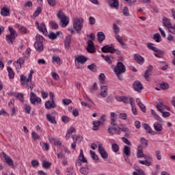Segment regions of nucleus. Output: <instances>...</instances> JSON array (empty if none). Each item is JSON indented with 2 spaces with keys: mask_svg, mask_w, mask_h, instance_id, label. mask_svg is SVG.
Instances as JSON below:
<instances>
[{
  "mask_svg": "<svg viewBox=\"0 0 175 175\" xmlns=\"http://www.w3.org/2000/svg\"><path fill=\"white\" fill-rule=\"evenodd\" d=\"M7 70L8 72L9 78L14 79V71H13V69L11 67H8Z\"/></svg>",
  "mask_w": 175,
  "mask_h": 175,
  "instance_id": "obj_42",
  "label": "nucleus"
},
{
  "mask_svg": "<svg viewBox=\"0 0 175 175\" xmlns=\"http://www.w3.org/2000/svg\"><path fill=\"white\" fill-rule=\"evenodd\" d=\"M62 103L63 105H64V106H68V105H70V103H72V100L69 98L63 99Z\"/></svg>",
  "mask_w": 175,
  "mask_h": 175,
  "instance_id": "obj_60",
  "label": "nucleus"
},
{
  "mask_svg": "<svg viewBox=\"0 0 175 175\" xmlns=\"http://www.w3.org/2000/svg\"><path fill=\"white\" fill-rule=\"evenodd\" d=\"M98 83H94L93 85L90 89V92H95L96 91H98Z\"/></svg>",
  "mask_w": 175,
  "mask_h": 175,
  "instance_id": "obj_61",
  "label": "nucleus"
},
{
  "mask_svg": "<svg viewBox=\"0 0 175 175\" xmlns=\"http://www.w3.org/2000/svg\"><path fill=\"white\" fill-rule=\"evenodd\" d=\"M153 40H155V42H157V43H159V42H161L162 39L161 38V34L159 33L154 34Z\"/></svg>",
  "mask_w": 175,
  "mask_h": 175,
  "instance_id": "obj_44",
  "label": "nucleus"
},
{
  "mask_svg": "<svg viewBox=\"0 0 175 175\" xmlns=\"http://www.w3.org/2000/svg\"><path fill=\"white\" fill-rule=\"evenodd\" d=\"M24 62H25V60L23 57H20L18 59L16 62H14L15 64H17L16 69H21V65H24Z\"/></svg>",
  "mask_w": 175,
  "mask_h": 175,
  "instance_id": "obj_36",
  "label": "nucleus"
},
{
  "mask_svg": "<svg viewBox=\"0 0 175 175\" xmlns=\"http://www.w3.org/2000/svg\"><path fill=\"white\" fill-rule=\"evenodd\" d=\"M1 16H3V17H6L8 16H10V10L9 8L3 7L1 10Z\"/></svg>",
  "mask_w": 175,
  "mask_h": 175,
  "instance_id": "obj_26",
  "label": "nucleus"
},
{
  "mask_svg": "<svg viewBox=\"0 0 175 175\" xmlns=\"http://www.w3.org/2000/svg\"><path fill=\"white\" fill-rule=\"evenodd\" d=\"M115 38L116 40H118V42H120V44H121L123 49H128V44L124 42V40H122V37H121V36L116 34L115 35Z\"/></svg>",
  "mask_w": 175,
  "mask_h": 175,
  "instance_id": "obj_20",
  "label": "nucleus"
},
{
  "mask_svg": "<svg viewBox=\"0 0 175 175\" xmlns=\"http://www.w3.org/2000/svg\"><path fill=\"white\" fill-rule=\"evenodd\" d=\"M88 69H90L92 72H95L96 70V65L95 64H92L88 66Z\"/></svg>",
  "mask_w": 175,
  "mask_h": 175,
  "instance_id": "obj_59",
  "label": "nucleus"
},
{
  "mask_svg": "<svg viewBox=\"0 0 175 175\" xmlns=\"http://www.w3.org/2000/svg\"><path fill=\"white\" fill-rule=\"evenodd\" d=\"M111 116V125L109 126H114L116 128V126H117V114H116V113L114 112H111L110 113Z\"/></svg>",
  "mask_w": 175,
  "mask_h": 175,
  "instance_id": "obj_18",
  "label": "nucleus"
},
{
  "mask_svg": "<svg viewBox=\"0 0 175 175\" xmlns=\"http://www.w3.org/2000/svg\"><path fill=\"white\" fill-rule=\"evenodd\" d=\"M119 118L120 120H126V118H128V116L126 115V113H120L119 114Z\"/></svg>",
  "mask_w": 175,
  "mask_h": 175,
  "instance_id": "obj_64",
  "label": "nucleus"
},
{
  "mask_svg": "<svg viewBox=\"0 0 175 175\" xmlns=\"http://www.w3.org/2000/svg\"><path fill=\"white\" fill-rule=\"evenodd\" d=\"M42 166L43 169H50V167L51 166V163H50L46 160H43Z\"/></svg>",
  "mask_w": 175,
  "mask_h": 175,
  "instance_id": "obj_40",
  "label": "nucleus"
},
{
  "mask_svg": "<svg viewBox=\"0 0 175 175\" xmlns=\"http://www.w3.org/2000/svg\"><path fill=\"white\" fill-rule=\"evenodd\" d=\"M34 47L37 51H43V42H35Z\"/></svg>",
  "mask_w": 175,
  "mask_h": 175,
  "instance_id": "obj_30",
  "label": "nucleus"
},
{
  "mask_svg": "<svg viewBox=\"0 0 175 175\" xmlns=\"http://www.w3.org/2000/svg\"><path fill=\"white\" fill-rule=\"evenodd\" d=\"M151 114L153 116V117L157 120V121H161V117H159L157 114L155 110L151 109Z\"/></svg>",
  "mask_w": 175,
  "mask_h": 175,
  "instance_id": "obj_53",
  "label": "nucleus"
},
{
  "mask_svg": "<svg viewBox=\"0 0 175 175\" xmlns=\"http://www.w3.org/2000/svg\"><path fill=\"white\" fill-rule=\"evenodd\" d=\"M133 175H146V174L144 173V171H143V170L139 168L136 170V172H134L133 173Z\"/></svg>",
  "mask_w": 175,
  "mask_h": 175,
  "instance_id": "obj_51",
  "label": "nucleus"
},
{
  "mask_svg": "<svg viewBox=\"0 0 175 175\" xmlns=\"http://www.w3.org/2000/svg\"><path fill=\"white\" fill-rule=\"evenodd\" d=\"M88 47H87V51L88 53H96V48H95V44H94V42L92 40H89L87 42Z\"/></svg>",
  "mask_w": 175,
  "mask_h": 175,
  "instance_id": "obj_10",
  "label": "nucleus"
},
{
  "mask_svg": "<svg viewBox=\"0 0 175 175\" xmlns=\"http://www.w3.org/2000/svg\"><path fill=\"white\" fill-rule=\"evenodd\" d=\"M57 17L60 20V23H62L63 28H65V27L69 24V18L64 14V12L61 10L57 12Z\"/></svg>",
  "mask_w": 175,
  "mask_h": 175,
  "instance_id": "obj_4",
  "label": "nucleus"
},
{
  "mask_svg": "<svg viewBox=\"0 0 175 175\" xmlns=\"http://www.w3.org/2000/svg\"><path fill=\"white\" fill-rule=\"evenodd\" d=\"M31 137L33 140H39L40 139V137L35 131H32Z\"/></svg>",
  "mask_w": 175,
  "mask_h": 175,
  "instance_id": "obj_57",
  "label": "nucleus"
},
{
  "mask_svg": "<svg viewBox=\"0 0 175 175\" xmlns=\"http://www.w3.org/2000/svg\"><path fill=\"white\" fill-rule=\"evenodd\" d=\"M20 80H21V85L25 86V83L32 81V75L29 74L27 79V77L24 76L23 75H21Z\"/></svg>",
  "mask_w": 175,
  "mask_h": 175,
  "instance_id": "obj_13",
  "label": "nucleus"
},
{
  "mask_svg": "<svg viewBox=\"0 0 175 175\" xmlns=\"http://www.w3.org/2000/svg\"><path fill=\"white\" fill-rule=\"evenodd\" d=\"M25 111L26 114H30L31 113V105L28 104H25Z\"/></svg>",
  "mask_w": 175,
  "mask_h": 175,
  "instance_id": "obj_56",
  "label": "nucleus"
},
{
  "mask_svg": "<svg viewBox=\"0 0 175 175\" xmlns=\"http://www.w3.org/2000/svg\"><path fill=\"white\" fill-rule=\"evenodd\" d=\"M133 87L134 90L138 92H140L141 90H143V85L139 81H135L134 82Z\"/></svg>",
  "mask_w": 175,
  "mask_h": 175,
  "instance_id": "obj_23",
  "label": "nucleus"
},
{
  "mask_svg": "<svg viewBox=\"0 0 175 175\" xmlns=\"http://www.w3.org/2000/svg\"><path fill=\"white\" fill-rule=\"evenodd\" d=\"M156 108L157 109L158 111L160 113H163L165 110H170L169 107L165 105L163 103H159L156 105Z\"/></svg>",
  "mask_w": 175,
  "mask_h": 175,
  "instance_id": "obj_14",
  "label": "nucleus"
},
{
  "mask_svg": "<svg viewBox=\"0 0 175 175\" xmlns=\"http://www.w3.org/2000/svg\"><path fill=\"white\" fill-rule=\"evenodd\" d=\"M98 148L101 158H103V159H107V158H109V154L105 150L103 145L102 144H99L98 146Z\"/></svg>",
  "mask_w": 175,
  "mask_h": 175,
  "instance_id": "obj_9",
  "label": "nucleus"
},
{
  "mask_svg": "<svg viewBox=\"0 0 175 175\" xmlns=\"http://www.w3.org/2000/svg\"><path fill=\"white\" fill-rule=\"evenodd\" d=\"M78 161H81V162H83V163H87L88 161L87 159L84 157V154H83V149L80 150V153L78 157Z\"/></svg>",
  "mask_w": 175,
  "mask_h": 175,
  "instance_id": "obj_32",
  "label": "nucleus"
},
{
  "mask_svg": "<svg viewBox=\"0 0 175 175\" xmlns=\"http://www.w3.org/2000/svg\"><path fill=\"white\" fill-rule=\"evenodd\" d=\"M154 129L157 132V133H159V135H162V129H163V127L162 126V124L155 122L153 124Z\"/></svg>",
  "mask_w": 175,
  "mask_h": 175,
  "instance_id": "obj_24",
  "label": "nucleus"
},
{
  "mask_svg": "<svg viewBox=\"0 0 175 175\" xmlns=\"http://www.w3.org/2000/svg\"><path fill=\"white\" fill-rule=\"evenodd\" d=\"M113 31L114 33H120V27L116 23L113 24Z\"/></svg>",
  "mask_w": 175,
  "mask_h": 175,
  "instance_id": "obj_63",
  "label": "nucleus"
},
{
  "mask_svg": "<svg viewBox=\"0 0 175 175\" xmlns=\"http://www.w3.org/2000/svg\"><path fill=\"white\" fill-rule=\"evenodd\" d=\"M29 96V100L31 105H35L36 103H42V98L38 97L33 92H30Z\"/></svg>",
  "mask_w": 175,
  "mask_h": 175,
  "instance_id": "obj_8",
  "label": "nucleus"
},
{
  "mask_svg": "<svg viewBox=\"0 0 175 175\" xmlns=\"http://www.w3.org/2000/svg\"><path fill=\"white\" fill-rule=\"evenodd\" d=\"M108 3L111 8H114V9H118L120 8L118 0H108Z\"/></svg>",
  "mask_w": 175,
  "mask_h": 175,
  "instance_id": "obj_22",
  "label": "nucleus"
},
{
  "mask_svg": "<svg viewBox=\"0 0 175 175\" xmlns=\"http://www.w3.org/2000/svg\"><path fill=\"white\" fill-rule=\"evenodd\" d=\"M123 154L126 155L127 158L131 157V147L128 146H124L123 149Z\"/></svg>",
  "mask_w": 175,
  "mask_h": 175,
  "instance_id": "obj_35",
  "label": "nucleus"
},
{
  "mask_svg": "<svg viewBox=\"0 0 175 175\" xmlns=\"http://www.w3.org/2000/svg\"><path fill=\"white\" fill-rule=\"evenodd\" d=\"M61 59L59 58V56H54L52 57V62H56L57 65L61 64Z\"/></svg>",
  "mask_w": 175,
  "mask_h": 175,
  "instance_id": "obj_54",
  "label": "nucleus"
},
{
  "mask_svg": "<svg viewBox=\"0 0 175 175\" xmlns=\"http://www.w3.org/2000/svg\"><path fill=\"white\" fill-rule=\"evenodd\" d=\"M111 148L113 152H118L120 151V146L117 144H112Z\"/></svg>",
  "mask_w": 175,
  "mask_h": 175,
  "instance_id": "obj_47",
  "label": "nucleus"
},
{
  "mask_svg": "<svg viewBox=\"0 0 175 175\" xmlns=\"http://www.w3.org/2000/svg\"><path fill=\"white\" fill-rule=\"evenodd\" d=\"M159 87L161 90H169V84L166 82H162L159 84Z\"/></svg>",
  "mask_w": 175,
  "mask_h": 175,
  "instance_id": "obj_43",
  "label": "nucleus"
},
{
  "mask_svg": "<svg viewBox=\"0 0 175 175\" xmlns=\"http://www.w3.org/2000/svg\"><path fill=\"white\" fill-rule=\"evenodd\" d=\"M1 155H2L3 158H4L5 163H7V165H8V166H13L14 161H13V159H12V158H10V157L8 156L6 154V153H5V152H2Z\"/></svg>",
  "mask_w": 175,
  "mask_h": 175,
  "instance_id": "obj_15",
  "label": "nucleus"
},
{
  "mask_svg": "<svg viewBox=\"0 0 175 175\" xmlns=\"http://www.w3.org/2000/svg\"><path fill=\"white\" fill-rule=\"evenodd\" d=\"M36 24L40 32H42L44 35L47 33V29L46 28V25H44V23H40V25H39V22H36Z\"/></svg>",
  "mask_w": 175,
  "mask_h": 175,
  "instance_id": "obj_16",
  "label": "nucleus"
},
{
  "mask_svg": "<svg viewBox=\"0 0 175 175\" xmlns=\"http://www.w3.org/2000/svg\"><path fill=\"white\" fill-rule=\"evenodd\" d=\"M99 81L100 84H103L105 83V80H106V76L103 73H100L98 76Z\"/></svg>",
  "mask_w": 175,
  "mask_h": 175,
  "instance_id": "obj_50",
  "label": "nucleus"
},
{
  "mask_svg": "<svg viewBox=\"0 0 175 175\" xmlns=\"http://www.w3.org/2000/svg\"><path fill=\"white\" fill-rule=\"evenodd\" d=\"M163 23L164 24L165 27H166V28H169V27H172V23L170 22V19L164 17L163 18Z\"/></svg>",
  "mask_w": 175,
  "mask_h": 175,
  "instance_id": "obj_38",
  "label": "nucleus"
},
{
  "mask_svg": "<svg viewBox=\"0 0 175 175\" xmlns=\"http://www.w3.org/2000/svg\"><path fill=\"white\" fill-rule=\"evenodd\" d=\"M42 13V8L38 7L34 13L33 14V17H38Z\"/></svg>",
  "mask_w": 175,
  "mask_h": 175,
  "instance_id": "obj_49",
  "label": "nucleus"
},
{
  "mask_svg": "<svg viewBox=\"0 0 175 175\" xmlns=\"http://www.w3.org/2000/svg\"><path fill=\"white\" fill-rule=\"evenodd\" d=\"M108 88L107 85L100 87V95L102 98H106L109 94L107 93Z\"/></svg>",
  "mask_w": 175,
  "mask_h": 175,
  "instance_id": "obj_21",
  "label": "nucleus"
},
{
  "mask_svg": "<svg viewBox=\"0 0 175 175\" xmlns=\"http://www.w3.org/2000/svg\"><path fill=\"white\" fill-rule=\"evenodd\" d=\"M57 104L54 100H49L45 103V109L47 110H51V109H55Z\"/></svg>",
  "mask_w": 175,
  "mask_h": 175,
  "instance_id": "obj_12",
  "label": "nucleus"
},
{
  "mask_svg": "<svg viewBox=\"0 0 175 175\" xmlns=\"http://www.w3.org/2000/svg\"><path fill=\"white\" fill-rule=\"evenodd\" d=\"M115 73H118V75H121L122 73H125L126 72V68L124 63L119 62L117 63V65L114 68Z\"/></svg>",
  "mask_w": 175,
  "mask_h": 175,
  "instance_id": "obj_7",
  "label": "nucleus"
},
{
  "mask_svg": "<svg viewBox=\"0 0 175 175\" xmlns=\"http://www.w3.org/2000/svg\"><path fill=\"white\" fill-rule=\"evenodd\" d=\"M83 23H84V19L82 18H76L73 21V28L77 31V33H80L81 28H83Z\"/></svg>",
  "mask_w": 175,
  "mask_h": 175,
  "instance_id": "obj_6",
  "label": "nucleus"
},
{
  "mask_svg": "<svg viewBox=\"0 0 175 175\" xmlns=\"http://www.w3.org/2000/svg\"><path fill=\"white\" fill-rule=\"evenodd\" d=\"M154 44L148 42L147 44V47L150 50H152V51L154 52V55L157 57V58H163V55H165V51L159 50L158 48L152 46Z\"/></svg>",
  "mask_w": 175,
  "mask_h": 175,
  "instance_id": "obj_3",
  "label": "nucleus"
},
{
  "mask_svg": "<svg viewBox=\"0 0 175 175\" xmlns=\"http://www.w3.org/2000/svg\"><path fill=\"white\" fill-rule=\"evenodd\" d=\"M46 117L47 121L51 122V124H57V121L55 120V116H53L50 113H47L46 115Z\"/></svg>",
  "mask_w": 175,
  "mask_h": 175,
  "instance_id": "obj_31",
  "label": "nucleus"
},
{
  "mask_svg": "<svg viewBox=\"0 0 175 175\" xmlns=\"http://www.w3.org/2000/svg\"><path fill=\"white\" fill-rule=\"evenodd\" d=\"M14 96H15V98H16V99L20 100V102L23 103V102H24V94H23V93H15Z\"/></svg>",
  "mask_w": 175,
  "mask_h": 175,
  "instance_id": "obj_37",
  "label": "nucleus"
},
{
  "mask_svg": "<svg viewBox=\"0 0 175 175\" xmlns=\"http://www.w3.org/2000/svg\"><path fill=\"white\" fill-rule=\"evenodd\" d=\"M70 40H72V38L69 36H67L64 40V46L67 50H69V47L70 46Z\"/></svg>",
  "mask_w": 175,
  "mask_h": 175,
  "instance_id": "obj_39",
  "label": "nucleus"
},
{
  "mask_svg": "<svg viewBox=\"0 0 175 175\" xmlns=\"http://www.w3.org/2000/svg\"><path fill=\"white\" fill-rule=\"evenodd\" d=\"M93 126L92 131H98L100 128V125L102 124L99 120L93 121Z\"/></svg>",
  "mask_w": 175,
  "mask_h": 175,
  "instance_id": "obj_33",
  "label": "nucleus"
},
{
  "mask_svg": "<svg viewBox=\"0 0 175 175\" xmlns=\"http://www.w3.org/2000/svg\"><path fill=\"white\" fill-rule=\"evenodd\" d=\"M134 61L139 65H143L144 64V57L138 53L134 55Z\"/></svg>",
  "mask_w": 175,
  "mask_h": 175,
  "instance_id": "obj_17",
  "label": "nucleus"
},
{
  "mask_svg": "<svg viewBox=\"0 0 175 175\" xmlns=\"http://www.w3.org/2000/svg\"><path fill=\"white\" fill-rule=\"evenodd\" d=\"M8 30L10 31V34L6 36V40L8 43H11V44H13L14 39H16V37L18 36V34H17V31H16V30H14V29H13L12 27H9Z\"/></svg>",
  "mask_w": 175,
  "mask_h": 175,
  "instance_id": "obj_5",
  "label": "nucleus"
},
{
  "mask_svg": "<svg viewBox=\"0 0 175 175\" xmlns=\"http://www.w3.org/2000/svg\"><path fill=\"white\" fill-rule=\"evenodd\" d=\"M49 24H50L52 29H58V24H57V23H55V21H51L49 22Z\"/></svg>",
  "mask_w": 175,
  "mask_h": 175,
  "instance_id": "obj_52",
  "label": "nucleus"
},
{
  "mask_svg": "<svg viewBox=\"0 0 175 175\" xmlns=\"http://www.w3.org/2000/svg\"><path fill=\"white\" fill-rule=\"evenodd\" d=\"M122 102H124V103H130L131 106H135V101H133V98H132L123 96Z\"/></svg>",
  "mask_w": 175,
  "mask_h": 175,
  "instance_id": "obj_28",
  "label": "nucleus"
},
{
  "mask_svg": "<svg viewBox=\"0 0 175 175\" xmlns=\"http://www.w3.org/2000/svg\"><path fill=\"white\" fill-rule=\"evenodd\" d=\"M90 155H92V159H94V161H96V162H98V161H99V157H98V155H96L95 152H94L93 150H90Z\"/></svg>",
  "mask_w": 175,
  "mask_h": 175,
  "instance_id": "obj_46",
  "label": "nucleus"
},
{
  "mask_svg": "<svg viewBox=\"0 0 175 175\" xmlns=\"http://www.w3.org/2000/svg\"><path fill=\"white\" fill-rule=\"evenodd\" d=\"M36 42H40V43H43L44 38L43 36H40V34H37L36 36Z\"/></svg>",
  "mask_w": 175,
  "mask_h": 175,
  "instance_id": "obj_58",
  "label": "nucleus"
},
{
  "mask_svg": "<svg viewBox=\"0 0 175 175\" xmlns=\"http://www.w3.org/2000/svg\"><path fill=\"white\" fill-rule=\"evenodd\" d=\"M25 88L27 90H33L35 87H36V85H35V82H33L32 81H29V82H25V85L24 86Z\"/></svg>",
  "mask_w": 175,
  "mask_h": 175,
  "instance_id": "obj_27",
  "label": "nucleus"
},
{
  "mask_svg": "<svg viewBox=\"0 0 175 175\" xmlns=\"http://www.w3.org/2000/svg\"><path fill=\"white\" fill-rule=\"evenodd\" d=\"M143 127L146 131L148 133H150L151 135H157L155 131H152V129L148 124H144Z\"/></svg>",
  "mask_w": 175,
  "mask_h": 175,
  "instance_id": "obj_29",
  "label": "nucleus"
},
{
  "mask_svg": "<svg viewBox=\"0 0 175 175\" xmlns=\"http://www.w3.org/2000/svg\"><path fill=\"white\" fill-rule=\"evenodd\" d=\"M140 143L142 144L141 146H142V148H143V147L146 148V147H147V146H148V140H147L144 137L141 138Z\"/></svg>",
  "mask_w": 175,
  "mask_h": 175,
  "instance_id": "obj_41",
  "label": "nucleus"
},
{
  "mask_svg": "<svg viewBox=\"0 0 175 175\" xmlns=\"http://www.w3.org/2000/svg\"><path fill=\"white\" fill-rule=\"evenodd\" d=\"M97 38H98V42L100 43H102V42H103V40H105L106 39V36L105 35L104 32L99 31L97 33Z\"/></svg>",
  "mask_w": 175,
  "mask_h": 175,
  "instance_id": "obj_34",
  "label": "nucleus"
},
{
  "mask_svg": "<svg viewBox=\"0 0 175 175\" xmlns=\"http://www.w3.org/2000/svg\"><path fill=\"white\" fill-rule=\"evenodd\" d=\"M167 29H168L169 32L175 35V25L174 26L171 25V26L167 27Z\"/></svg>",
  "mask_w": 175,
  "mask_h": 175,
  "instance_id": "obj_62",
  "label": "nucleus"
},
{
  "mask_svg": "<svg viewBox=\"0 0 175 175\" xmlns=\"http://www.w3.org/2000/svg\"><path fill=\"white\" fill-rule=\"evenodd\" d=\"M129 129L128 127L124 126V127H120L118 126L117 127L114 126H109L108 128V133L111 135V136L114 135V133H117V135H121V132H125L124 136L125 137H129Z\"/></svg>",
  "mask_w": 175,
  "mask_h": 175,
  "instance_id": "obj_2",
  "label": "nucleus"
},
{
  "mask_svg": "<svg viewBox=\"0 0 175 175\" xmlns=\"http://www.w3.org/2000/svg\"><path fill=\"white\" fill-rule=\"evenodd\" d=\"M76 132V129L75 127L70 128L69 131H68L67 134L66 135V137L67 139H70V135H72V133H75Z\"/></svg>",
  "mask_w": 175,
  "mask_h": 175,
  "instance_id": "obj_45",
  "label": "nucleus"
},
{
  "mask_svg": "<svg viewBox=\"0 0 175 175\" xmlns=\"http://www.w3.org/2000/svg\"><path fill=\"white\" fill-rule=\"evenodd\" d=\"M40 146H42V149L44 150V151H49V148H50V145L45 142H40Z\"/></svg>",
  "mask_w": 175,
  "mask_h": 175,
  "instance_id": "obj_48",
  "label": "nucleus"
},
{
  "mask_svg": "<svg viewBox=\"0 0 175 175\" xmlns=\"http://www.w3.org/2000/svg\"><path fill=\"white\" fill-rule=\"evenodd\" d=\"M123 14L125 16V17H129L131 16V14L129 13V9L128 7H124L123 9Z\"/></svg>",
  "mask_w": 175,
  "mask_h": 175,
  "instance_id": "obj_55",
  "label": "nucleus"
},
{
  "mask_svg": "<svg viewBox=\"0 0 175 175\" xmlns=\"http://www.w3.org/2000/svg\"><path fill=\"white\" fill-rule=\"evenodd\" d=\"M88 60V59L83 55H78L75 57V62L78 64H81L82 65L85 64V62H87Z\"/></svg>",
  "mask_w": 175,
  "mask_h": 175,
  "instance_id": "obj_19",
  "label": "nucleus"
},
{
  "mask_svg": "<svg viewBox=\"0 0 175 175\" xmlns=\"http://www.w3.org/2000/svg\"><path fill=\"white\" fill-rule=\"evenodd\" d=\"M137 158H144L145 161L140 160L139 161L141 165H145V166H151L152 165V163L150 161H152V157L143 153L142 145L137 146Z\"/></svg>",
  "mask_w": 175,
  "mask_h": 175,
  "instance_id": "obj_1",
  "label": "nucleus"
},
{
  "mask_svg": "<svg viewBox=\"0 0 175 175\" xmlns=\"http://www.w3.org/2000/svg\"><path fill=\"white\" fill-rule=\"evenodd\" d=\"M103 53H111V54H114L117 51V49L110 45H105L101 49Z\"/></svg>",
  "mask_w": 175,
  "mask_h": 175,
  "instance_id": "obj_11",
  "label": "nucleus"
},
{
  "mask_svg": "<svg viewBox=\"0 0 175 175\" xmlns=\"http://www.w3.org/2000/svg\"><path fill=\"white\" fill-rule=\"evenodd\" d=\"M59 33H61V31H57L56 33L51 31L48 35V38L51 39V40H55V39H57V38L59 36Z\"/></svg>",
  "mask_w": 175,
  "mask_h": 175,
  "instance_id": "obj_25",
  "label": "nucleus"
}]
</instances>
